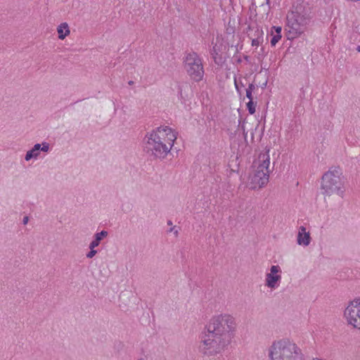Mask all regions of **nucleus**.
Here are the masks:
<instances>
[{
    "label": "nucleus",
    "mask_w": 360,
    "mask_h": 360,
    "mask_svg": "<svg viewBox=\"0 0 360 360\" xmlns=\"http://www.w3.org/2000/svg\"><path fill=\"white\" fill-rule=\"evenodd\" d=\"M311 18V8L309 6L302 3L294 6L286 17L289 38L300 36L310 23Z\"/></svg>",
    "instance_id": "nucleus-1"
},
{
    "label": "nucleus",
    "mask_w": 360,
    "mask_h": 360,
    "mask_svg": "<svg viewBox=\"0 0 360 360\" xmlns=\"http://www.w3.org/2000/svg\"><path fill=\"white\" fill-rule=\"evenodd\" d=\"M236 328L235 319L224 314L213 316L206 326V330L231 342Z\"/></svg>",
    "instance_id": "nucleus-2"
},
{
    "label": "nucleus",
    "mask_w": 360,
    "mask_h": 360,
    "mask_svg": "<svg viewBox=\"0 0 360 360\" xmlns=\"http://www.w3.org/2000/svg\"><path fill=\"white\" fill-rule=\"evenodd\" d=\"M269 357L271 360H303L301 349L288 339L274 342L269 348Z\"/></svg>",
    "instance_id": "nucleus-3"
},
{
    "label": "nucleus",
    "mask_w": 360,
    "mask_h": 360,
    "mask_svg": "<svg viewBox=\"0 0 360 360\" xmlns=\"http://www.w3.org/2000/svg\"><path fill=\"white\" fill-rule=\"evenodd\" d=\"M231 341L206 330L201 337L199 349L205 356H213L221 354Z\"/></svg>",
    "instance_id": "nucleus-4"
},
{
    "label": "nucleus",
    "mask_w": 360,
    "mask_h": 360,
    "mask_svg": "<svg viewBox=\"0 0 360 360\" xmlns=\"http://www.w3.org/2000/svg\"><path fill=\"white\" fill-rule=\"evenodd\" d=\"M341 173L338 169L326 172L321 179V190L324 195H338L342 196L344 193Z\"/></svg>",
    "instance_id": "nucleus-5"
},
{
    "label": "nucleus",
    "mask_w": 360,
    "mask_h": 360,
    "mask_svg": "<svg viewBox=\"0 0 360 360\" xmlns=\"http://www.w3.org/2000/svg\"><path fill=\"white\" fill-rule=\"evenodd\" d=\"M184 68L190 77L195 82H200L204 76L202 60L195 52L186 55L184 59Z\"/></svg>",
    "instance_id": "nucleus-6"
},
{
    "label": "nucleus",
    "mask_w": 360,
    "mask_h": 360,
    "mask_svg": "<svg viewBox=\"0 0 360 360\" xmlns=\"http://www.w3.org/2000/svg\"><path fill=\"white\" fill-rule=\"evenodd\" d=\"M146 137L148 139L146 143V151L155 158H164L170 151L171 146L160 143L148 135Z\"/></svg>",
    "instance_id": "nucleus-7"
},
{
    "label": "nucleus",
    "mask_w": 360,
    "mask_h": 360,
    "mask_svg": "<svg viewBox=\"0 0 360 360\" xmlns=\"http://www.w3.org/2000/svg\"><path fill=\"white\" fill-rule=\"evenodd\" d=\"M149 136L155 139V141L162 144H167L172 147L176 136L171 128L168 127H160L153 130Z\"/></svg>",
    "instance_id": "nucleus-8"
},
{
    "label": "nucleus",
    "mask_w": 360,
    "mask_h": 360,
    "mask_svg": "<svg viewBox=\"0 0 360 360\" xmlns=\"http://www.w3.org/2000/svg\"><path fill=\"white\" fill-rule=\"evenodd\" d=\"M344 315L348 324L360 330V301L350 302L345 310Z\"/></svg>",
    "instance_id": "nucleus-9"
},
{
    "label": "nucleus",
    "mask_w": 360,
    "mask_h": 360,
    "mask_svg": "<svg viewBox=\"0 0 360 360\" xmlns=\"http://www.w3.org/2000/svg\"><path fill=\"white\" fill-rule=\"evenodd\" d=\"M269 173L268 171H262L257 169L251 176V188L257 189L264 186L269 181Z\"/></svg>",
    "instance_id": "nucleus-10"
},
{
    "label": "nucleus",
    "mask_w": 360,
    "mask_h": 360,
    "mask_svg": "<svg viewBox=\"0 0 360 360\" xmlns=\"http://www.w3.org/2000/svg\"><path fill=\"white\" fill-rule=\"evenodd\" d=\"M269 150H267L264 153H260L258 157V160L259 162V164L257 167V169H261L262 171H268L269 172V164H270V158L269 155Z\"/></svg>",
    "instance_id": "nucleus-11"
},
{
    "label": "nucleus",
    "mask_w": 360,
    "mask_h": 360,
    "mask_svg": "<svg viewBox=\"0 0 360 360\" xmlns=\"http://www.w3.org/2000/svg\"><path fill=\"white\" fill-rule=\"evenodd\" d=\"M310 234L306 231V228L303 226L300 227L297 235V243L300 245L307 246L310 243Z\"/></svg>",
    "instance_id": "nucleus-12"
},
{
    "label": "nucleus",
    "mask_w": 360,
    "mask_h": 360,
    "mask_svg": "<svg viewBox=\"0 0 360 360\" xmlns=\"http://www.w3.org/2000/svg\"><path fill=\"white\" fill-rule=\"evenodd\" d=\"M281 279V275H272L268 274L266 275V285L270 288L274 289L277 286L276 283Z\"/></svg>",
    "instance_id": "nucleus-13"
},
{
    "label": "nucleus",
    "mask_w": 360,
    "mask_h": 360,
    "mask_svg": "<svg viewBox=\"0 0 360 360\" xmlns=\"http://www.w3.org/2000/svg\"><path fill=\"white\" fill-rule=\"evenodd\" d=\"M108 236V232L106 231H101L99 233H97L94 236V239L91 242L89 245V248L92 250V248H95L98 246L101 240Z\"/></svg>",
    "instance_id": "nucleus-14"
},
{
    "label": "nucleus",
    "mask_w": 360,
    "mask_h": 360,
    "mask_svg": "<svg viewBox=\"0 0 360 360\" xmlns=\"http://www.w3.org/2000/svg\"><path fill=\"white\" fill-rule=\"evenodd\" d=\"M58 33V38L60 39H64L67 36L70 34V29L67 22L61 23L57 28Z\"/></svg>",
    "instance_id": "nucleus-15"
},
{
    "label": "nucleus",
    "mask_w": 360,
    "mask_h": 360,
    "mask_svg": "<svg viewBox=\"0 0 360 360\" xmlns=\"http://www.w3.org/2000/svg\"><path fill=\"white\" fill-rule=\"evenodd\" d=\"M40 147L41 144L36 143L30 150L27 152L25 157V160L29 161L32 158H36L39 155Z\"/></svg>",
    "instance_id": "nucleus-16"
},
{
    "label": "nucleus",
    "mask_w": 360,
    "mask_h": 360,
    "mask_svg": "<svg viewBox=\"0 0 360 360\" xmlns=\"http://www.w3.org/2000/svg\"><path fill=\"white\" fill-rule=\"evenodd\" d=\"M247 108L250 114L252 115L255 112V104L253 101H249L247 103Z\"/></svg>",
    "instance_id": "nucleus-17"
},
{
    "label": "nucleus",
    "mask_w": 360,
    "mask_h": 360,
    "mask_svg": "<svg viewBox=\"0 0 360 360\" xmlns=\"http://www.w3.org/2000/svg\"><path fill=\"white\" fill-rule=\"evenodd\" d=\"M281 39V34H275L271 39V46H275L276 43Z\"/></svg>",
    "instance_id": "nucleus-18"
},
{
    "label": "nucleus",
    "mask_w": 360,
    "mask_h": 360,
    "mask_svg": "<svg viewBox=\"0 0 360 360\" xmlns=\"http://www.w3.org/2000/svg\"><path fill=\"white\" fill-rule=\"evenodd\" d=\"M281 272V268L278 266H271L270 273L268 274L277 275L276 274Z\"/></svg>",
    "instance_id": "nucleus-19"
},
{
    "label": "nucleus",
    "mask_w": 360,
    "mask_h": 360,
    "mask_svg": "<svg viewBox=\"0 0 360 360\" xmlns=\"http://www.w3.org/2000/svg\"><path fill=\"white\" fill-rule=\"evenodd\" d=\"M262 41V39L261 37H257L256 39H253L252 40V46H258Z\"/></svg>",
    "instance_id": "nucleus-20"
},
{
    "label": "nucleus",
    "mask_w": 360,
    "mask_h": 360,
    "mask_svg": "<svg viewBox=\"0 0 360 360\" xmlns=\"http://www.w3.org/2000/svg\"><path fill=\"white\" fill-rule=\"evenodd\" d=\"M49 143L46 142L42 143V144L41 145V147H40V150L44 151V152H47L49 150Z\"/></svg>",
    "instance_id": "nucleus-21"
},
{
    "label": "nucleus",
    "mask_w": 360,
    "mask_h": 360,
    "mask_svg": "<svg viewBox=\"0 0 360 360\" xmlns=\"http://www.w3.org/2000/svg\"><path fill=\"white\" fill-rule=\"evenodd\" d=\"M97 251L94 250V248H92V250L90 249V251L86 254L87 258H92L95 256Z\"/></svg>",
    "instance_id": "nucleus-22"
},
{
    "label": "nucleus",
    "mask_w": 360,
    "mask_h": 360,
    "mask_svg": "<svg viewBox=\"0 0 360 360\" xmlns=\"http://www.w3.org/2000/svg\"><path fill=\"white\" fill-rule=\"evenodd\" d=\"M211 54L212 55L213 58H214L215 63H217V57H216V56L218 55V53L217 51V49H216L215 46H214L212 50L211 51Z\"/></svg>",
    "instance_id": "nucleus-23"
},
{
    "label": "nucleus",
    "mask_w": 360,
    "mask_h": 360,
    "mask_svg": "<svg viewBox=\"0 0 360 360\" xmlns=\"http://www.w3.org/2000/svg\"><path fill=\"white\" fill-rule=\"evenodd\" d=\"M252 93V91L246 90V97L249 99V101H253Z\"/></svg>",
    "instance_id": "nucleus-24"
},
{
    "label": "nucleus",
    "mask_w": 360,
    "mask_h": 360,
    "mask_svg": "<svg viewBox=\"0 0 360 360\" xmlns=\"http://www.w3.org/2000/svg\"><path fill=\"white\" fill-rule=\"evenodd\" d=\"M273 29L276 31V34H281V27L274 26Z\"/></svg>",
    "instance_id": "nucleus-25"
},
{
    "label": "nucleus",
    "mask_w": 360,
    "mask_h": 360,
    "mask_svg": "<svg viewBox=\"0 0 360 360\" xmlns=\"http://www.w3.org/2000/svg\"><path fill=\"white\" fill-rule=\"evenodd\" d=\"M255 89V86L254 84H250L248 89L246 90L253 91Z\"/></svg>",
    "instance_id": "nucleus-26"
},
{
    "label": "nucleus",
    "mask_w": 360,
    "mask_h": 360,
    "mask_svg": "<svg viewBox=\"0 0 360 360\" xmlns=\"http://www.w3.org/2000/svg\"><path fill=\"white\" fill-rule=\"evenodd\" d=\"M28 220H29L28 217L25 216V217L23 218V219H22V223H23V224H25H25H27V222H28Z\"/></svg>",
    "instance_id": "nucleus-27"
},
{
    "label": "nucleus",
    "mask_w": 360,
    "mask_h": 360,
    "mask_svg": "<svg viewBox=\"0 0 360 360\" xmlns=\"http://www.w3.org/2000/svg\"><path fill=\"white\" fill-rule=\"evenodd\" d=\"M241 128L243 129V134H244L245 138L246 137V133H245V126H244V124L242 125Z\"/></svg>",
    "instance_id": "nucleus-28"
},
{
    "label": "nucleus",
    "mask_w": 360,
    "mask_h": 360,
    "mask_svg": "<svg viewBox=\"0 0 360 360\" xmlns=\"http://www.w3.org/2000/svg\"><path fill=\"white\" fill-rule=\"evenodd\" d=\"M355 50L357 51V52H360V46L358 45L355 47Z\"/></svg>",
    "instance_id": "nucleus-29"
},
{
    "label": "nucleus",
    "mask_w": 360,
    "mask_h": 360,
    "mask_svg": "<svg viewBox=\"0 0 360 360\" xmlns=\"http://www.w3.org/2000/svg\"><path fill=\"white\" fill-rule=\"evenodd\" d=\"M266 4L267 5H269L270 4V0H266Z\"/></svg>",
    "instance_id": "nucleus-30"
},
{
    "label": "nucleus",
    "mask_w": 360,
    "mask_h": 360,
    "mask_svg": "<svg viewBox=\"0 0 360 360\" xmlns=\"http://www.w3.org/2000/svg\"><path fill=\"white\" fill-rule=\"evenodd\" d=\"M128 83H129V85H132L134 84V82L133 81H129Z\"/></svg>",
    "instance_id": "nucleus-31"
},
{
    "label": "nucleus",
    "mask_w": 360,
    "mask_h": 360,
    "mask_svg": "<svg viewBox=\"0 0 360 360\" xmlns=\"http://www.w3.org/2000/svg\"><path fill=\"white\" fill-rule=\"evenodd\" d=\"M167 224H168V225H172V221H167Z\"/></svg>",
    "instance_id": "nucleus-32"
},
{
    "label": "nucleus",
    "mask_w": 360,
    "mask_h": 360,
    "mask_svg": "<svg viewBox=\"0 0 360 360\" xmlns=\"http://www.w3.org/2000/svg\"><path fill=\"white\" fill-rule=\"evenodd\" d=\"M174 234H175L176 236H177V235H178V231H174Z\"/></svg>",
    "instance_id": "nucleus-33"
},
{
    "label": "nucleus",
    "mask_w": 360,
    "mask_h": 360,
    "mask_svg": "<svg viewBox=\"0 0 360 360\" xmlns=\"http://www.w3.org/2000/svg\"><path fill=\"white\" fill-rule=\"evenodd\" d=\"M266 82L264 83V86H263V88H264V87L266 86Z\"/></svg>",
    "instance_id": "nucleus-34"
},
{
    "label": "nucleus",
    "mask_w": 360,
    "mask_h": 360,
    "mask_svg": "<svg viewBox=\"0 0 360 360\" xmlns=\"http://www.w3.org/2000/svg\"><path fill=\"white\" fill-rule=\"evenodd\" d=\"M173 230H174V228H171V229H170V230H169V231L171 232V231H172Z\"/></svg>",
    "instance_id": "nucleus-35"
}]
</instances>
